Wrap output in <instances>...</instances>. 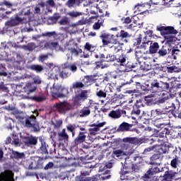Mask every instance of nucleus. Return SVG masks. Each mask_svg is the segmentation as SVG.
Listing matches in <instances>:
<instances>
[{
	"label": "nucleus",
	"instance_id": "1",
	"mask_svg": "<svg viewBox=\"0 0 181 181\" xmlns=\"http://www.w3.org/2000/svg\"><path fill=\"white\" fill-rule=\"evenodd\" d=\"M144 91H150L151 93H160L169 89V83L159 81L157 79L151 81L150 85H145Z\"/></svg>",
	"mask_w": 181,
	"mask_h": 181
},
{
	"label": "nucleus",
	"instance_id": "2",
	"mask_svg": "<svg viewBox=\"0 0 181 181\" xmlns=\"http://www.w3.org/2000/svg\"><path fill=\"white\" fill-rule=\"evenodd\" d=\"M169 147L167 145H160L157 147L158 153H154L150 157V165L160 166L163 156L161 155L168 153Z\"/></svg>",
	"mask_w": 181,
	"mask_h": 181
},
{
	"label": "nucleus",
	"instance_id": "3",
	"mask_svg": "<svg viewBox=\"0 0 181 181\" xmlns=\"http://www.w3.org/2000/svg\"><path fill=\"white\" fill-rule=\"evenodd\" d=\"M19 122L21 124L27 129H32L33 132H40L39 122L36 121L35 116L19 117Z\"/></svg>",
	"mask_w": 181,
	"mask_h": 181
},
{
	"label": "nucleus",
	"instance_id": "4",
	"mask_svg": "<svg viewBox=\"0 0 181 181\" xmlns=\"http://www.w3.org/2000/svg\"><path fill=\"white\" fill-rule=\"evenodd\" d=\"M100 38L102 40L103 47H109L110 45H116L119 42L116 36H115V35H111L110 33H102L101 35H100Z\"/></svg>",
	"mask_w": 181,
	"mask_h": 181
},
{
	"label": "nucleus",
	"instance_id": "5",
	"mask_svg": "<svg viewBox=\"0 0 181 181\" xmlns=\"http://www.w3.org/2000/svg\"><path fill=\"white\" fill-rule=\"evenodd\" d=\"M70 110H71V105L66 100L57 103L52 106V110L60 115H64Z\"/></svg>",
	"mask_w": 181,
	"mask_h": 181
},
{
	"label": "nucleus",
	"instance_id": "6",
	"mask_svg": "<svg viewBox=\"0 0 181 181\" xmlns=\"http://www.w3.org/2000/svg\"><path fill=\"white\" fill-rule=\"evenodd\" d=\"M117 59V56L113 54H107V56L105 55V58L102 60L95 62V69H105L109 67L108 64H103V62H114Z\"/></svg>",
	"mask_w": 181,
	"mask_h": 181
},
{
	"label": "nucleus",
	"instance_id": "7",
	"mask_svg": "<svg viewBox=\"0 0 181 181\" xmlns=\"http://www.w3.org/2000/svg\"><path fill=\"white\" fill-rule=\"evenodd\" d=\"M45 160L41 157H33L30 160L28 170H42L45 165Z\"/></svg>",
	"mask_w": 181,
	"mask_h": 181
},
{
	"label": "nucleus",
	"instance_id": "8",
	"mask_svg": "<svg viewBox=\"0 0 181 181\" xmlns=\"http://www.w3.org/2000/svg\"><path fill=\"white\" fill-rule=\"evenodd\" d=\"M69 93L68 88L58 85L53 88L52 97L54 98H66Z\"/></svg>",
	"mask_w": 181,
	"mask_h": 181
},
{
	"label": "nucleus",
	"instance_id": "9",
	"mask_svg": "<svg viewBox=\"0 0 181 181\" xmlns=\"http://www.w3.org/2000/svg\"><path fill=\"white\" fill-rule=\"evenodd\" d=\"M157 31H160L163 36L177 35V30L173 26H157Z\"/></svg>",
	"mask_w": 181,
	"mask_h": 181
},
{
	"label": "nucleus",
	"instance_id": "10",
	"mask_svg": "<svg viewBox=\"0 0 181 181\" xmlns=\"http://www.w3.org/2000/svg\"><path fill=\"white\" fill-rule=\"evenodd\" d=\"M21 140L26 146H35L37 144L38 138L30 135L21 137Z\"/></svg>",
	"mask_w": 181,
	"mask_h": 181
},
{
	"label": "nucleus",
	"instance_id": "11",
	"mask_svg": "<svg viewBox=\"0 0 181 181\" xmlns=\"http://www.w3.org/2000/svg\"><path fill=\"white\" fill-rule=\"evenodd\" d=\"M6 145L11 144L16 148L21 146L18 134H12L9 137H6L5 141Z\"/></svg>",
	"mask_w": 181,
	"mask_h": 181
},
{
	"label": "nucleus",
	"instance_id": "12",
	"mask_svg": "<svg viewBox=\"0 0 181 181\" xmlns=\"http://www.w3.org/2000/svg\"><path fill=\"white\" fill-rule=\"evenodd\" d=\"M86 132H79L77 137L74 139L73 141V148H77L79 144H81L85 142L86 139V135H85Z\"/></svg>",
	"mask_w": 181,
	"mask_h": 181
},
{
	"label": "nucleus",
	"instance_id": "13",
	"mask_svg": "<svg viewBox=\"0 0 181 181\" xmlns=\"http://www.w3.org/2000/svg\"><path fill=\"white\" fill-rule=\"evenodd\" d=\"M93 165L91 163H85L84 166L81 168V177H86L91 174L92 168H93Z\"/></svg>",
	"mask_w": 181,
	"mask_h": 181
},
{
	"label": "nucleus",
	"instance_id": "14",
	"mask_svg": "<svg viewBox=\"0 0 181 181\" xmlns=\"http://www.w3.org/2000/svg\"><path fill=\"white\" fill-rule=\"evenodd\" d=\"M169 134H170V132L169 131L168 128H163V129L159 132V134H158V137H159L158 142H161V144H165L167 142L166 136L169 135Z\"/></svg>",
	"mask_w": 181,
	"mask_h": 181
},
{
	"label": "nucleus",
	"instance_id": "15",
	"mask_svg": "<svg viewBox=\"0 0 181 181\" xmlns=\"http://www.w3.org/2000/svg\"><path fill=\"white\" fill-rule=\"evenodd\" d=\"M1 181H15L13 173L11 170H6L1 174Z\"/></svg>",
	"mask_w": 181,
	"mask_h": 181
},
{
	"label": "nucleus",
	"instance_id": "16",
	"mask_svg": "<svg viewBox=\"0 0 181 181\" xmlns=\"http://www.w3.org/2000/svg\"><path fill=\"white\" fill-rule=\"evenodd\" d=\"M86 100H88L87 90H81V93L76 95L75 98H74V102L76 103H78L81 101H85Z\"/></svg>",
	"mask_w": 181,
	"mask_h": 181
},
{
	"label": "nucleus",
	"instance_id": "17",
	"mask_svg": "<svg viewBox=\"0 0 181 181\" xmlns=\"http://www.w3.org/2000/svg\"><path fill=\"white\" fill-rule=\"evenodd\" d=\"M144 105L141 100H137L136 103L133 106V110L132 114L135 115H140L141 111L142 110Z\"/></svg>",
	"mask_w": 181,
	"mask_h": 181
},
{
	"label": "nucleus",
	"instance_id": "18",
	"mask_svg": "<svg viewBox=\"0 0 181 181\" xmlns=\"http://www.w3.org/2000/svg\"><path fill=\"white\" fill-rule=\"evenodd\" d=\"M37 86H35L33 83H27L25 87H23V92L26 93L27 95H30L32 93H34Z\"/></svg>",
	"mask_w": 181,
	"mask_h": 181
},
{
	"label": "nucleus",
	"instance_id": "19",
	"mask_svg": "<svg viewBox=\"0 0 181 181\" xmlns=\"http://www.w3.org/2000/svg\"><path fill=\"white\" fill-rule=\"evenodd\" d=\"M177 175V173L173 171L172 170H168V171L165 172V175H163V180H173L175 177Z\"/></svg>",
	"mask_w": 181,
	"mask_h": 181
},
{
	"label": "nucleus",
	"instance_id": "20",
	"mask_svg": "<svg viewBox=\"0 0 181 181\" xmlns=\"http://www.w3.org/2000/svg\"><path fill=\"white\" fill-rule=\"evenodd\" d=\"M91 107L92 105H88L87 107H83V109L79 110L78 116L81 117H87L91 114Z\"/></svg>",
	"mask_w": 181,
	"mask_h": 181
},
{
	"label": "nucleus",
	"instance_id": "21",
	"mask_svg": "<svg viewBox=\"0 0 181 181\" xmlns=\"http://www.w3.org/2000/svg\"><path fill=\"white\" fill-rule=\"evenodd\" d=\"M133 124H129L127 122H122V124L119 125L118 129H117V132H127L131 130Z\"/></svg>",
	"mask_w": 181,
	"mask_h": 181
},
{
	"label": "nucleus",
	"instance_id": "22",
	"mask_svg": "<svg viewBox=\"0 0 181 181\" xmlns=\"http://www.w3.org/2000/svg\"><path fill=\"white\" fill-rule=\"evenodd\" d=\"M69 139V136L66 132V129H62V130L58 133V141L60 142L64 141L66 143L68 142Z\"/></svg>",
	"mask_w": 181,
	"mask_h": 181
},
{
	"label": "nucleus",
	"instance_id": "23",
	"mask_svg": "<svg viewBox=\"0 0 181 181\" xmlns=\"http://www.w3.org/2000/svg\"><path fill=\"white\" fill-rule=\"evenodd\" d=\"M165 38V44L167 45H174L177 41V37L174 35H163Z\"/></svg>",
	"mask_w": 181,
	"mask_h": 181
},
{
	"label": "nucleus",
	"instance_id": "24",
	"mask_svg": "<svg viewBox=\"0 0 181 181\" xmlns=\"http://www.w3.org/2000/svg\"><path fill=\"white\" fill-rule=\"evenodd\" d=\"M122 142L133 145H139L140 144V139L137 137H126L122 139Z\"/></svg>",
	"mask_w": 181,
	"mask_h": 181
},
{
	"label": "nucleus",
	"instance_id": "25",
	"mask_svg": "<svg viewBox=\"0 0 181 181\" xmlns=\"http://www.w3.org/2000/svg\"><path fill=\"white\" fill-rule=\"evenodd\" d=\"M159 46V43L158 42H151V45L148 47V52L150 54H156L157 51L160 50V49Z\"/></svg>",
	"mask_w": 181,
	"mask_h": 181
},
{
	"label": "nucleus",
	"instance_id": "26",
	"mask_svg": "<svg viewBox=\"0 0 181 181\" xmlns=\"http://www.w3.org/2000/svg\"><path fill=\"white\" fill-rule=\"evenodd\" d=\"M49 148V145L45 143V140L41 139V147L38 148V152L41 153L42 155H48L49 152H47V148Z\"/></svg>",
	"mask_w": 181,
	"mask_h": 181
},
{
	"label": "nucleus",
	"instance_id": "27",
	"mask_svg": "<svg viewBox=\"0 0 181 181\" xmlns=\"http://www.w3.org/2000/svg\"><path fill=\"white\" fill-rule=\"evenodd\" d=\"M17 23H6L4 24V26L2 28L0 27V34L4 33V32L11 31V28L15 27L16 25H18Z\"/></svg>",
	"mask_w": 181,
	"mask_h": 181
},
{
	"label": "nucleus",
	"instance_id": "28",
	"mask_svg": "<svg viewBox=\"0 0 181 181\" xmlns=\"http://www.w3.org/2000/svg\"><path fill=\"white\" fill-rule=\"evenodd\" d=\"M71 75V74L70 73L69 69L66 68L62 69V71L59 72V77L62 80L69 78Z\"/></svg>",
	"mask_w": 181,
	"mask_h": 181
},
{
	"label": "nucleus",
	"instance_id": "29",
	"mask_svg": "<svg viewBox=\"0 0 181 181\" xmlns=\"http://www.w3.org/2000/svg\"><path fill=\"white\" fill-rule=\"evenodd\" d=\"M134 177L132 173L122 172L120 175V180H133Z\"/></svg>",
	"mask_w": 181,
	"mask_h": 181
},
{
	"label": "nucleus",
	"instance_id": "30",
	"mask_svg": "<svg viewBox=\"0 0 181 181\" xmlns=\"http://www.w3.org/2000/svg\"><path fill=\"white\" fill-rule=\"evenodd\" d=\"M28 69L33 71H35L36 73H41L42 71L45 70L42 65L38 64H32L28 66Z\"/></svg>",
	"mask_w": 181,
	"mask_h": 181
},
{
	"label": "nucleus",
	"instance_id": "31",
	"mask_svg": "<svg viewBox=\"0 0 181 181\" xmlns=\"http://www.w3.org/2000/svg\"><path fill=\"white\" fill-rule=\"evenodd\" d=\"M165 69H167V72L168 73H180L181 72L180 66H175V65L171 66H165Z\"/></svg>",
	"mask_w": 181,
	"mask_h": 181
},
{
	"label": "nucleus",
	"instance_id": "32",
	"mask_svg": "<svg viewBox=\"0 0 181 181\" xmlns=\"http://www.w3.org/2000/svg\"><path fill=\"white\" fill-rule=\"evenodd\" d=\"M24 153H19L18 151H13L11 153V159H15L16 160H19L24 158Z\"/></svg>",
	"mask_w": 181,
	"mask_h": 181
},
{
	"label": "nucleus",
	"instance_id": "33",
	"mask_svg": "<svg viewBox=\"0 0 181 181\" xmlns=\"http://www.w3.org/2000/svg\"><path fill=\"white\" fill-rule=\"evenodd\" d=\"M49 46L52 47V49H54L57 52H64V48L62 47V46L59 45L58 42H52L47 43Z\"/></svg>",
	"mask_w": 181,
	"mask_h": 181
},
{
	"label": "nucleus",
	"instance_id": "34",
	"mask_svg": "<svg viewBox=\"0 0 181 181\" xmlns=\"http://www.w3.org/2000/svg\"><path fill=\"white\" fill-rule=\"evenodd\" d=\"M1 47H2L3 50L8 52L11 51L13 49V42H1Z\"/></svg>",
	"mask_w": 181,
	"mask_h": 181
},
{
	"label": "nucleus",
	"instance_id": "35",
	"mask_svg": "<svg viewBox=\"0 0 181 181\" xmlns=\"http://www.w3.org/2000/svg\"><path fill=\"white\" fill-rule=\"evenodd\" d=\"M117 62L120 64V66H125L126 65V55L122 54L119 55L118 57H116Z\"/></svg>",
	"mask_w": 181,
	"mask_h": 181
},
{
	"label": "nucleus",
	"instance_id": "36",
	"mask_svg": "<svg viewBox=\"0 0 181 181\" xmlns=\"http://www.w3.org/2000/svg\"><path fill=\"white\" fill-rule=\"evenodd\" d=\"M21 49L32 52L36 49V44L35 42H30L27 45L21 46Z\"/></svg>",
	"mask_w": 181,
	"mask_h": 181
},
{
	"label": "nucleus",
	"instance_id": "37",
	"mask_svg": "<svg viewBox=\"0 0 181 181\" xmlns=\"http://www.w3.org/2000/svg\"><path fill=\"white\" fill-rule=\"evenodd\" d=\"M98 6H100V9H99V12H100V13L105 12V16H110V13L105 11V9H107V4H105V2H100Z\"/></svg>",
	"mask_w": 181,
	"mask_h": 181
},
{
	"label": "nucleus",
	"instance_id": "38",
	"mask_svg": "<svg viewBox=\"0 0 181 181\" xmlns=\"http://www.w3.org/2000/svg\"><path fill=\"white\" fill-rule=\"evenodd\" d=\"M79 181H99V179H98L97 175L88 177H86V176H80Z\"/></svg>",
	"mask_w": 181,
	"mask_h": 181
},
{
	"label": "nucleus",
	"instance_id": "39",
	"mask_svg": "<svg viewBox=\"0 0 181 181\" xmlns=\"http://www.w3.org/2000/svg\"><path fill=\"white\" fill-rule=\"evenodd\" d=\"M95 77H96L95 75L86 76H85V79L83 80V81L84 82L85 84L92 83L94 81H95Z\"/></svg>",
	"mask_w": 181,
	"mask_h": 181
},
{
	"label": "nucleus",
	"instance_id": "40",
	"mask_svg": "<svg viewBox=\"0 0 181 181\" xmlns=\"http://www.w3.org/2000/svg\"><path fill=\"white\" fill-rule=\"evenodd\" d=\"M156 54H158V56H159V57H165L168 54L166 47L163 46V47L160 48V49L158 50Z\"/></svg>",
	"mask_w": 181,
	"mask_h": 181
},
{
	"label": "nucleus",
	"instance_id": "41",
	"mask_svg": "<svg viewBox=\"0 0 181 181\" xmlns=\"http://www.w3.org/2000/svg\"><path fill=\"white\" fill-rule=\"evenodd\" d=\"M181 52L180 49H177L176 48H173L171 50V56H173V58L174 60L177 59L180 57Z\"/></svg>",
	"mask_w": 181,
	"mask_h": 181
},
{
	"label": "nucleus",
	"instance_id": "42",
	"mask_svg": "<svg viewBox=\"0 0 181 181\" xmlns=\"http://www.w3.org/2000/svg\"><path fill=\"white\" fill-rule=\"evenodd\" d=\"M109 117L117 119L122 117V115H120L119 112H116L115 110H112L110 113L108 114Z\"/></svg>",
	"mask_w": 181,
	"mask_h": 181
},
{
	"label": "nucleus",
	"instance_id": "43",
	"mask_svg": "<svg viewBox=\"0 0 181 181\" xmlns=\"http://www.w3.org/2000/svg\"><path fill=\"white\" fill-rule=\"evenodd\" d=\"M125 153L122 150H117V149H113L112 151V157L113 158H120L122 157Z\"/></svg>",
	"mask_w": 181,
	"mask_h": 181
},
{
	"label": "nucleus",
	"instance_id": "44",
	"mask_svg": "<svg viewBox=\"0 0 181 181\" xmlns=\"http://www.w3.org/2000/svg\"><path fill=\"white\" fill-rule=\"evenodd\" d=\"M75 129H76V124H68V125H66V131L71 132L73 137H74L75 134H76Z\"/></svg>",
	"mask_w": 181,
	"mask_h": 181
},
{
	"label": "nucleus",
	"instance_id": "45",
	"mask_svg": "<svg viewBox=\"0 0 181 181\" xmlns=\"http://www.w3.org/2000/svg\"><path fill=\"white\" fill-rule=\"evenodd\" d=\"M136 22H138V16H134L132 18H126L124 19V23H136Z\"/></svg>",
	"mask_w": 181,
	"mask_h": 181
},
{
	"label": "nucleus",
	"instance_id": "46",
	"mask_svg": "<svg viewBox=\"0 0 181 181\" xmlns=\"http://www.w3.org/2000/svg\"><path fill=\"white\" fill-rule=\"evenodd\" d=\"M12 60L14 62L21 63V62H23V57H21V54L15 52H13V57L12 58Z\"/></svg>",
	"mask_w": 181,
	"mask_h": 181
},
{
	"label": "nucleus",
	"instance_id": "47",
	"mask_svg": "<svg viewBox=\"0 0 181 181\" xmlns=\"http://www.w3.org/2000/svg\"><path fill=\"white\" fill-rule=\"evenodd\" d=\"M80 4V0H69L66 5L69 6V8H73L76 6V5H78Z\"/></svg>",
	"mask_w": 181,
	"mask_h": 181
},
{
	"label": "nucleus",
	"instance_id": "48",
	"mask_svg": "<svg viewBox=\"0 0 181 181\" xmlns=\"http://www.w3.org/2000/svg\"><path fill=\"white\" fill-rule=\"evenodd\" d=\"M155 175V174L151 173L150 171H146V173L144 174V176L142 177L143 181H151L152 176Z\"/></svg>",
	"mask_w": 181,
	"mask_h": 181
},
{
	"label": "nucleus",
	"instance_id": "49",
	"mask_svg": "<svg viewBox=\"0 0 181 181\" xmlns=\"http://www.w3.org/2000/svg\"><path fill=\"white\" fill-rule=\"evenodd\" d=\"M8 73H6V65L4 64H0V76H7Z\"/></svg>",
	"mask_w": 181,
	"mask_h": 181
},
{
	"label": "nucleus",
	"instance_id": "50",
	"mask_svg": "<svg viewBox=\"0 0 181 181\" xmlns=\"http://www.w3.org/2000/svg\"><path fill=\"white\" fill-rule=\"evenodd\" d=\"M96 47V46L92 45L89 42H86L84 46V49L90 52L95 51Z\"/></svg>",
	"mask_w": 181,
	"mask_h": 181
},
{
	"label": "nucleus",
	"instance_id": "51",
	"mask_svg": "<svg viewBox=\"0 0 181 181\" xmlns=\"http://www.w3.org/2000/svg\"><path fill=\"white\" fill-rule=\"evenodd\" d=\"M153 125H154V127H156L157 128L163 129V127H165V126L166 124H165L164 123L160 122V119H157L154 120Z\"/></svg>",
	"mask_w": 181,
	"mask_h": 181
},
{
	"label": "nucleus",
	"instance_id": "52",
	"mask_svg": "<svg viewBox=\"0 0 181 181\" xmlns=\"http://www.w3.org/2000/svg\"><path fill=\"white\" fill-rule=\"evenodd\" d=\"M110 173H111L110 170H105L101 177V180H107L110 179V177H111Z\"/></svg>",
	"mask_w": 181,
	"mask_h": 181
},
{
	"label": "nucleus",
	"instance_id": "53",
	"mask_svg": "<svg viewBox=\"0 0 181 181\" xmlns=\"http://www.w3.org/2000/svg\"><path fill=\"white\" fill-rule=\"evenodd\" d=\"M177 165H178V157L175 156L174 159L171 160L170 166L171 168L176 169L177 168Z\"/></svg>",
	"mask_w": 181,
	"mask_h": 181
},
{
	"label": "nucleus",
	"instance_id": "54",
	"mask_svg": "<svg viewBox=\"0 0 181 181\" xmlns=\"http://www.w3.org/2000/svg\"><path fill=\"white\" fill-rule=\"evenodd\" d=\"M96 96L99 97L100 98H107V93L105 90H100L96 91Z\"/></svg>",
	"mask_w": 181,
	"mask_h": 181
},
{
	"label": "nucleus",
	"instance_id": "55",
	"mask_svg": "<svg viewBox=\"0 0 181 181\" xmlns=\"http://www.w3.org/2000/svg\"><path fill=\"white\" fill-rule=\"evenodd\" d=\"M132 173H139L140 171V165L137 164H131Z\"/></svg>",
	"mask_w": 181,
	"mask_h": 181
},
{
	"label": "nucleus",
	"instance_id": "56",
	"mask_svg": "<svg viewBox=\"0 0 181 181\" xmlns=\"http://www.w3.org/2000/svg\"><path fill=\"white\" fill-rule=\"evenodd\" d=\"M108 47H110V48H112L113 51H115V53H118L122 50V47L119 45H112V46L109 45Z\"/></svg>",
	"mask_w": 181,
	"mask_h": 181
},
{
	"label": "nucleus",
	"instance_id": "57",
	"mask_svg": "<svg viewBox=\"0 0 181 181\" xmlns=\"http://www.w3.org/2000/svg\"><path fill=\"white\" fill-rule=\"evenodd\" d=\"M45 3L42 2L38 4L35 7V13H40V8H45Z\"/></svg>",
	"mask_w": 181,
	"mask_h": 181
},
{
	"label": "nucleus",
	"instance_id": "58",
	"mask_svg": "<svg viewBox=\"0 0 181 181\" xmlns=\"http://www.w3.org/2000/svg\"><path fill=\"white\" fill-rule=\"evenodd\" d=\"M142 42V35H139V37L134 40V46H139Z\"/></svg>",
	"mask_w": 181,
	"mask_h": 181
},
{
	"label": "nucleus",
	"instance_id": "59",
	"mask_svg": "<svg viewBox=\"0 0 181 181\" xmlns=\"http://www.w3.org/2000/svg\"><path fill=\"white\" fill-rule=\"evenodd\" d=\"M154 112L156 113V115H157V116H160V115L166 116V114H168L165 110H163L161 109H157L154 111Z\"/></svg>",
	"mask_w": 181,
	"mask_h": 181
},
{
	"label": "nucleus",
	"instance_id": "60",
	"mask_svg": "<svg viewBox=\"0 0 181 181\" xmlns=\"http://www.w3.org/2000/svg\"><path fill=\"white\" fill-rule=\"evenodd\" d=\"M84 88V84L82 82H75L73 83V89L83 88Z\"/></svg>",
	"mask_w": 181,
	"mask_h": 181
},
{
	"label": "nucleus",
	"instance_id": "61",
	"mask_svg": "<svg viewBox=\"0 0 181 181\" xmlns=\"http://www.w3.org/2000/svg\"><path fill=\"white\" fill-rule=\"evenodd\" d=\"M42 36L43 37H56L57 36V33L56 31H52V32H47L45 33L42 34Z\"/></svg>",
	"mask_w": 181,
	"mask_h": 181
},
{
	"label": "nucleus",
	"instance_id": "62",
	"mask_svg": "<svg viewBox=\"0 0 181 181\" xmlns=\"http://www.w3.org/2000/svg\"><path fill=\"white\" fill-rule=\"evenodd\" d=\"M54 166V164H53L52 162H49V163H47V165H43V168L44 170H51L53 168V167Z\"/></svg>",
	"mask_w": 181,
	"mask_h": 181
},
{
	"label": "nucleus",
	"instance_id": "63",
	"mask_svg": "<svg viewBox=\"0 0 181 181\" xmlns=\"http://www.w3.org/2000/svg\"><path fill=\"white\" fill-rule=\"evenodd\" d=\"M122 172L132 173L131 165H129L128 164H124L122 167Z\"/></svg>",
	"mask_w": 181,
	"mask_h": 181
},
{
	"label": "nucleus",
	"instance_id": "64",
	"mask_svg": "<svg viewBox=\"0 0 181 181\" xmlns=\"http://www.w3.org/2000/svg\"><path fill=\"white\" fill-rule=\"evenodd\" d=\"M119 37H120V38H122V39H124V38H127V37H129L130 35H129V34H128L127 32H125V31H124V30H122V31H120Z\"/></svg>",
	"mask_w": 181,
	"mask_h": 181
}]
</instances>
